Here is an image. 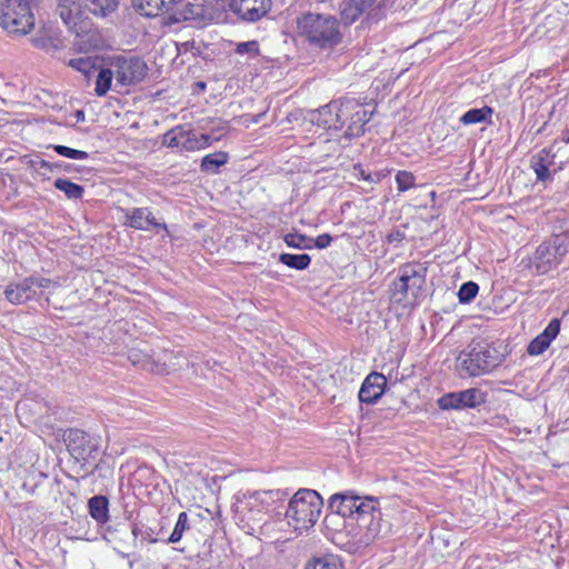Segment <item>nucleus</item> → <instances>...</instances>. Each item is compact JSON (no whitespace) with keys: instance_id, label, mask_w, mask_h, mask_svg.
<instances>
[{"instance_id":"obj_1","label":"nucleus","mask_w":569,"mask_h":569,"mask_svg":"<svg viewBox=\"0 0 569 569\" xmlns=\"http://www.w3.org/2000/svg\"><path fill=\"white\" fill-rule=\"evenodd\" d=\"M371 116L372 111L355 98H342L321 107L317 123L329 130L345 129V137L351 139L365 132V126Z\"/></svg>"},{"instance_id":"obj_2","label":"nucleus","mask_w":569,"mask_h":569,"mask_svg":"<svg viewBox=\"0 0 569 569\" xmlns=\"http://www.w3.org/2000/svg\"><path fill=\"white\" fill-rule=\"evenodd\" d=\"M323 507L321 496L312 489H299L287 502L282 513L287 525L301 533L312 528Z\"/></svg>"},{"instance_id":"obj_3","label":"nucleus","mask_w":569,"mask_h":569,"mask_svg":"<svg viewBox=\"0 0 569 569\" xmlns=\"http://www.w3.org/2000/svg\"><path fill=\"white\" fill-rule=\"evenodd\" d=\"M297 32L310 44L321 49H331L342 39L339 21L329 14H301L297 19Z\"/></svg>"},{"instance_id":"obj_4","label":"nucleus","mask_w":569,"mask_h":569,"mask_svg":"<svg viewBox=\"0 0 569 569\" xmlns=\"http://www.w3.org/2000/svg\"><path fill=\"white\" fill-rule=\"evenodd\" d=\"M503 361V355L485 341H471L460 352L457 368L461 377H479L491 372Z\"/></svg>"},{"instance_id":"obj_5","label":"nucleus","mask_w":569,"mask_h":569,"mask_svg":"<svg viewBox=\"0 0 569 569\" xmlns=\"http://www.w3.org/2000/svg\"><path fill=\"white\" fill-rule=\"evenodd\" d=\"M71 6L74 0H58V10L63 23L74 33L73 46L79 51H91L103 48L104 39L90 19L82 18L78 12L73 13Z\"/></svg>"},{"instance_id":"obj_6","label":"nucleus","mask_w":569,"mask_h":569,"mask_svg":"<svg viewBox=\"0 0 569 569\" xmlns=\"http://www.w3.org/2000/svg\"><path fill=\"white\" fill-rule=\"evenodd\" d=\"M425 282V268L411 263L401 266L398 270L397 279L392 282V301L405 307L417 305Z\"/></svg>"},{"instance_id":"obj_7","label":"nucleus","mask_w":569,"mask_h":569,"mask_svg":"<svg viewBox=\"0 0 569 569\" xmlns=\"http://www.w3.org/2000/svg\"><path fill=\"white\" fill-rule=\"evenodd\" d=\"M40 0H4L1 4L0 26L9 34L26 36L34 27L32 8Z\"/></svg>"},{"instance_id":"obj_8","label":"nucleus","mask_w":569,"mask_h":569,"mask_svg":"<svg viewBox=\"0 0 569 569\" xmlns=\"http://www.w3.org/2000/svg\"><path fill=\"white\" fill-rule=\"evenodd\" d=\"M289 492L287 490H259L243 493L239 500V508L243 512L251 513L252 518L261 513H276L282 516L280 508L287 501Z\"/></svg>"},{"instance_id":"obj_9","label":"nucleus","mask_w":569,"mask_h":569,"mask_svg":"<svg viewBox=\"0 0 569 569\" xmlns=\"http://www.w3.org/2000/svg\"><path fill=\"white\" fill-rule=\"evenodd\" d=\"M568 252V246L563 238L555 236L543 241L536 249L532 266L538 274H546L557 268Z\"/></svg>"},{"instance_id":"obj_10","label":"nucleus","mask_w":569,"mask_h":569,"mask_svg":"<svg viewBox=\"0 0 569 569\" xmlns=\"http://www.w3.org/2000/svg\"><path fill=\"white\" fill-rule=\"evenodd\" d=\"M110 66L113 67L117 87L138 84L148 73L147 63L138 57L116 56L111 58Z\"/></svg>"},{"instance_id":"obj_11","label":"nucleus","mask_w":569,"mask_h":569,"mask_svg":"<svg viewBox=\"0 0 569 569\" xmlns=\"http://www.w3.org/2000/svg\"><path fill=\"white\" fill-rule=\"evenodd\" d=\"M486 398L487 395L481 389L470 388L446 393L440 397L437 402L441 410H463L483 405Z\"/></svg>"},{"instance_id":"obj_12","label":"nucleus","mask_w":569,"mask_h":569,"mask_svg":"<svg viewBox=\"0 0 569 569\" xmlns=\"http://www.w3.org/2000/svg\"><path fill=\"white\" fill-rule=\"evenodd\" d=\"M530 168L536 174V181L543 186L550 184L555 174L560 170L556 163V151L553 146L546 147L535 153L530 159Z\"/></svg>"},{"instance_id":"obj_13","label":"nucleus","mask_w":569,"mask_h":569,"mask_svg":"<svg viewBox=\"0 0 569 569\" xmlns=\"http://www.w3.org/2000/svg\"><path fill=\"white\" fill-rule=\"evenodd\" d=\"M230 11L241 20L256 22L264 17L271 9L270 0H230Z\"/></svg>"},{"instance_id":"obj_14","label":"nucleus","mask_w":569,"mask_h":569,"mask_svg":"<svg viewBox=\"0 0 569 569\" xmlns=\"http://www.w3.org/2000/svg\"><path fill=\"white\" fill-rule=\"evenodd\" d=\"M67 448L70 455L78 461H87L97 450L91 437L82 430L72 429L66 436Z\"/></svg>"},{"instance_id":"obj_15","label":"nucleus","mask_w":569,"mask_h":569,"mask_svg":"<svg viewBox=\"0 0 569 569\" xmlns=\"http://www.w3.org/2000/svg\"><path fill=\"white\" fill-rule=\"evenodd\" d=\"M387 379L382 373H369L359 390V400L365 403H376L385 392Z\"/></svg>"},{"instance_id":"obj_16","label":"nucleus","mask_w":569,"mask_h":569,"mask_svg":"<svg viewBox=\"0 0 569 569\" xmlns=\"http://www.w3.org/2000/svg\"><path fill=\"white\" fill-rule=\"evenodd\" d=\"M561 322L559 319H552L545 330L538 335L535 339H532L528 347L527 352L530 356H540L542 355L551 345V342L557 338L560 332Z\"/></svg>"},{"instance_id":"obj_17","label":"nucleus","mask_w":569,"mask_h":569,"mask_svg":"<svg viewBox=\"0 0 569 569\" xmlns=\"http://www.w3.org/2000/svg\"><path fill=\"white\" fill-rule=\"evenodd\" d=\"M359 497L352 491L335 493L330 497L328 507L343 518H355Z\"/></svg>"},{"instance_id":"obj_18","label":"nucleus","mask_w":569,"mask_h":569,"mask_svg":"<svg viewBox=\"0 0 569 569\" xmlns=\"http://www.w3.org/2000/svg\"><path fill=\"white\" fill-rule=\"evenodd\" d=\"M126 224L138 230L160 228L167 230L166 223H159L149 208H133L126 212Z\"/></svg>"},{"instance_id":"obj_19","label":"nucleus","mask_w":569,"mask_h":569,"mask_svg":"<svg viewBox=\"0 0 569 569\" xmlns=\"http://www.w3.org/2000/svg\"><path fill=\"white\" fill-rule=\"evenodd\" d=\"M119 6V0H74V6H71L73 13L81 14V9L90 12L91 14L106 18L113 13Z\"/></svg>"},{"instance_id":"obj_20","label":"nucleus","mask_w":569,"mask_h":569,"mask_svg":"<svg viewBox=\"0 0 569 569\" xmlns=\"http://www.w3.org/2000/svg\"><path fill=\"white\" fill-rule=\"evenodd\" d=\"M183 0H133L136 10L144 17H158L169 12Z\"/></svg>"},{"instance_id":"obj_21","label":"nucleus","mask_w":569,"mask_h":569,"mask_svg":"<svg viewBox=\"0 0 569 569\" xmlns=\"http://www.w3.org/2000/svg\"><path fill=\"white\" fill-rule=\"evenodd\" d=\"M377 0H348L340 6V16L345 24L353 23Z\"/></svg>"},{"instance_id":"obj_22","label":"nucleus","mask_w":569,"mask_h":569,"mask_svg":"<svg viewBox=\"0 0 569 569\" xmlns=\"http://www.w3.org/2000/svg\"><path fill=\"white\" fill-rule=\"evenodd\" d=\"M6 298L14 305H21L34 297L36 290L32 287V280L26 278L22 281L9 286L6 291Z\"/></svg>"},{"instance_id":"obj_23","label":"nucleus","mask_w":569,"mask_h":569,"mask_svg":"<svg viewBox=\"0 0 569 569\" xmlns=\"http://www.w3.org/2000/svg\"><path fill=\"white\" fill-rule=\"evenodd\" d=\"M361 529H363V533L359 539V543L362 546H369L377 538L380 537L381 533V511H379L378 517H370L368 520H365L358 523Z\"/></svg>"},{"instance_id":"obj_24","label":"nucleus","mask_w":569,"mask_h":569,"mask_svg":"<svg viewBox=\"0 0 569 569\" xmlns=\"http://www.w3.org/2000/svg\"><path fill=\"white\" fill-rule=\"evenodd\" d=\"M90 516L98 523H106L109 520V501L104 496H93L88 501Z\"/></svg>"},{"instance_id":"obj_25","label":"nucleus","mask_w":569,"mask_h":569,"mask_svg":"<svg viewBox=\"0 0 569 569\" xmlns=\"http://www.w3.org/2000/svg\"><path fill=\"white\" fill-rule=\"evenodd\" d=\"M380 508L379 502L373 497H359V501L357 505V512L355 515L358 523L368 520L370 517H378Z\"/></svg>"},{"instance_id":"obj_26","label":"nucleus","mask_w":569,"mask_h":569,"mask_svg":"<svg viewBox=\"0 0 569 569\" xmlns=\"http://www.w3.org/2000/svg\"><path fill=\"white\" fill-rule=\"evenodd\" d=\"M492 112L493 110L487 106L482 108L470 109L461 116L460 122H462L466 126L489 122Z\"/></svg>"},{"instance_id":"obj_27","label":"nucleus","mask_w":569,"mask_h":569,"mask_svg":"<svg viewBox=\"0 0 569 569\" xmlns=\"http://www.w3.org/2000/svg\"><path fill=\"white\" fill-rule=\"evenodd\" d=\"M228 160L229 156L224 151L209 153L201 160V170L208 173H216L220 167L228 162Z\"/></svg>"},{"instance_id":"obj_28","label":"nucleus","mask_w":569,"mask_h":569,"mask_svg":"<svg viewBox=\"0 0 569 569\" xmlns=\"http://www.w3.org/2000/svg\"><path fill=\"white\" fill-rule=\"evenodd\" d=\"M53 186L70 200H79L83 197L84 189L82 186L72 182L67 178H58L54 180Z\"/></svg>"},{"instance_id":"obj_29","label":"nucleus","mask_w":569,"mask_h":569,"mask_svg":"<svg viewBox=\"0 0 569 569\" xmlns=\"http://www.w3.org/2000/svg\"><path fill=\"white\" fill-rule=\"evenodd\" d=\"M305 569H343V566L338 556L329 553L312 558Z\"/></svg>"},{"instance_id":"obj_30","label":"nucleus","mask_w":569,"mask_h":569,"mask_svg":"<svg viewBox=\"0 0 569 569\" xmlns=\"http://www.w3.org/2000/svg\"><path fill=\"white\" fill-rule=\"evenodd\" d=\"M114 78L113 67L101 68L97 74L94 92L99 97H103L111 88Z\"/></svg>"},{"instance_id":"obj_31","label":"nucleus","mask_w":569,"mask_h":569,"mask_svg":"<svg viewBox=\"0 0 569 569\" xmlns=\"http://www.w3.org/2000/svg\"><path fill=\"white\" fill-rule=\"evenodd\" d=\"M279 261L291 269L306 270L310 266L311 258L307 253H281Z\"/></svg>"},{"instance_id":"obj_32","label":"nucleus","mask_w":569,"mask_h":569,"mask_svg":"<svg viewBox=\"0 0 569 569\" xmlns=\"http://www.w3.org/2000/svg\"><path fill=\"white\" fill-rule=\"evenodd\" d=\"M131 532L134 540L140 539L141 541H147L150 543H156L159 541L157 537L159 533L153 528L142 523H133Z\"/></svg>"},{"instance_id":"obj_33","label":"nucleus","mask_w":569,"mask_h":569,"mask_svg":"<svg viewBox=\"0 0 569 569\" xmlns=\"http://www.w3.org/2000/svg\"><path fill=\"white\" fill-rule=\"evenodd\" d=\"M283 241L288 247L299 250L313 248L312 238L302 233H287Z\"/></svg>"},{"instance_id":"obj_34","label":"nucleus","mask_w":569,"mask_h":569,"mask_svg":"<svg viewBox=\"0 0 569 569\" xmlns=\"http://www.w3.org/2000/svg\"><path fill=\"white\" fill-rule=\"evenodd\" d=\"M189 518L188 513L182 511L179 513L176 526L173 528V531L168 537L167 540H164L166 543H177L182 539V536L187 529H189Z\"/></svg>"},{"instance_id":"obj_35","label":"nucleus","mask_w":569,"mask_h":569,"mask_svg":"<svg viewBox=\"0 0 569 569\" xmlns=\"http://www.w3.org/2000/svg\"><path fill=\"white\" fill-rule=\"evenodd\" d=\"M390 173V170H380L376 172H367L361 166L353 167V176L359 180H365L370 183H379Z\"/></svg>"},{"instance_id":"obj_36","label":"nucleus","mask_w":569,"mask_h":569,"mask_svg":"<svg viewBox=\"0 0 569 569\" xmlns=\"http://www.w3.org/2000/svg\"><path fill=\"white\" fill-rule=\"evenodd\" d=\"M184 131L186 130L180 126L167 131L163 134L162 143L168 148H178L181 150Z\"/></svg>"},{"instance_id":"obj_37","label":"nucleus","mask_w":569,"mask_h":569,"mask_svg":"<svg viewBox=\"0 0 569 569\" xmlns=\"http://www.w3.org/2000/svg\"><path fill=\"white\" fill-rule=\"evenodd\" d=\"M49 148H52L59 156L66 157L73 160H87L89 158V153L82 150L73 149L62 144H51Z\"/></svg>"},{"instance_id":"obj_38","label":"nucleus","mask_w":569,"mask_h":569,"mask_svg":"<svg viewBox=\"0 0 569 569\" xmlns=\"http://www.w3.org/2000/svg\"><path fill=\"white\" fill-rule=\"evenodd\" d=\"M234 52L240 56H247L249 59L257 58L260 54L259 42L250 40L236 43Z\"/></svg>"},{"instance_id":"obj_39","label":"nucleus","mask_w":569,"mask_h":569,"mask_svg":"<svg viewBox=\"0 0 569 569\" xmlns=\"http://www.w3.org/2000/svg\"><path fill=\"white\" fill-rule=\"evenodd\" d=\"M479 286L473 281H468L461 284L458 291V298L461 303L471 302L478 295Z\"/></svg>"},{"instance_id":"obj_40","label":"nucleus","mask_w":569,"mask_h":569,"mask_svg":"<svg viewBox=\"0 0 569 569\" xmlns=\"http://www.w3.org/2000/svg\"><path fill=\"white\" fill-rule=\"evenodd\" d=\"M68 64L87 77L94 69V62L90 57L70 59Z\"/></svg>"},{"instance_id":"obj_41","label":"nucleus","mask_w":569,"mask_h":569,"mask_svg":"<svg viewBox=\"0 0 569 569\" xmlns=\"http://www.w3.org/2000/svg\"><path fill=\"white\" fill-rule=\"evenodd\" d=\"M415 176L406 170H400L396 174L397 188L400 192H405L415 186Z\"/></svg>"},{"instance_id":"obj_42","label":"nucleus","mask_w":569,"mask_h":569,"mask_svg":"<svg viewBox=\"0 0 569 569\" xmlns=\"http://www.w3.org/2000/svg\"><path fill=\"white\" fill-rule=\"evenodd\" d=\"M199 150L197 134L191 131H184L181 151H196Z\"/></svg>"},{"instance_id":"obj_43","label":"nucleus","mask_w":569,"mask_h":569,"mask_svg":"<svg viewBox=\"0 0 569 569\" xmlns=\"http://www.w3.org/2000/svg\"><path fill=\"white\" fill-rule=\"evenodd\" d=\"M199 150L208 148L214 141H219L222 138V133L216 134L214 132L201 133L197 136Z\"/></svg>"},{"instance_id":"obj_44","label":"nucleus","mask_w":569,"mask_h":569,"mask_svg":"<svg viewBox=\"0 0 569 569\" xmlns=\"http://www.w3.org/2000/svg\"><path fill=\"white\" fill-rule=\"evenodd\" d=\"M29 278L32 280V287L34 290H36V288L48 289L50 287L58 286L57 282H53L52 280H50L48 278H42V277H29Z\"/></svg>"},{"instance_id":"obj_45","label":"nucleus","mask_w":569,"mask_h":569,"mask_svg":"<svg viewBox=\"0 0 569 569\" xmlns=\"http://www.w3.org/2000/svg\"><path fill=\"white\" fill-rule=\"evenodd\" d=\"M332 237L329 233L319 234L317 238H312L313 248L326 249L330 246Z\"/></svg>"},{"instance_id":"obj_46","label":"nucleus","mask_w":569,"mask_h":569,"mask_svg":"<svg viewBox=\"0 0 569 569\" xmlns=\"http://www.w3.org/2000/svg\"><path fill=\"white\" fill-rule=\"evenodd\" d=\"M174 359L177 360L176 362H170L172 370L182 369L183 367H188L190 363L189 359L181 352H178V355L174 356Z\"/></svg>"},{"instance_id":"obj_47","label":"nucleus","mask_w":569,"mask_h":569,"mask_svg":"<svg viewBox=\"0 0 569 569\" xmlns=\"http://www.w3.org/2000/svg\"><path fill=\"white\" fill-rule=\"evenodd\" d=\"M37 166H38V169H47L49 171H53L56 169L61 168L62 163H59V162L51 163L49 161H46V160L41 159L39 162H37Z\"/></svg>"},{"instance_id":"obj_48","label":"nucleus","mask_w":569,"mask_h":569,"mask_svg":"<svg viewBox=\"0 0 569 569\" xmlns=\"http://www.w3.org/2000/svg\"><path fill=\"white\" fill-rule=\"evenodd\" d=\"M405 239V233L400 230H393L387 236V240L389 243L400 242Z\"/></svg>"},{"instance_id":"obj_49","label":"nucleus","mask_w":569,"mask_h":569,"mask_svg":"<svg viewBox=\"0 0 569 569\" xmlns=\"http://www.w3.org/2000/svg\"><path fill=\"white\" fill-rule=\"evenodd\" d=\"M226 130H227V123L220 121L219 126L217 128H214L211 132H214L216 134L222 133V137H223Z\"/></svg>"},{"instance_id":"obj_50","label":"nucleus","mask_w":569,"mask_h":569,"mask_svg":"<svg viewBox=\"0 0 569 569\" xmlns=\"http://www.w3.org/2000/svg\"><path fill=\"white\" fill-rule=\"evenodd\" d=\"M32 42L37 48H43L46 46L44 41L41 38H34L32 39Z\"/></svg>"},{"instance_id":"obj_51","label":"nucleus","mask_w":569,"mask_h":569,"mask_svg":"<svg viewBox=\"0 0 569 569\" xmlns=\"http://www.w3.org/2000/svg\"><path fill=\"white\" fill-rule=\"evenodd\" d=\"M561 140H562L565 143H569V127H568V128L562 132Z\"/></svg>"},{"instance_id":"obj_52","label":"nucleus","mask_w":569,"mask_h":569,"mask_svg":"<svg viewBox=\"0 0 569 569\" xmlns=\"http://www.w3.org/2000/svg\"><path fill=\"white\" fill-rule=\"evenodd\" d=\"M67 172H70L71 169H72V164H69V163H62V167L60 168Z\"/></svg>"},{"instance_id":"obj_53","label":"nucleus","mask_w":569,"mask_h":569,"mask_svg":"<svg viewBox=\"0 0 569 569\" xmlns=\"http://www.w3.org/2000/svg\"><path fill=\"white\" fill-rule=\"evenodd\" d=\"M77 120L78 121L84 120V112L83 111H81V110L77 111Z\"/></svg>"},{"instance_id":"obj_54","label":"nucleus","mask_w":569,"mask_h":569,"mask_svg":"<svg viewBox=\"0 0 569 569\" xmlns=\"http://www.w3.org/2000/svg\"><path fill=\"white\" fill-rule=\"evenodd\" d=\"M119 555H120L122 558H127V557H128V555H127V553H124V552H119Z\"/></svg>"}]
</instances>
